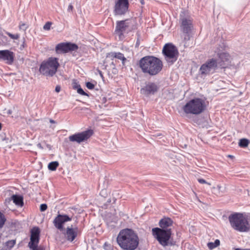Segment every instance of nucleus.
<instances>
[{
	"instance_id": "1",
	"label": "nucleus",
	"mask_w": 250,
	"mask_h": 250,
	"mask_svg": "<svg viewBox=\"0 0 250 250\" xmlns=\"http://www.w3.org/2000/svg\"><path fill=\"white\" fill-rule=\"evenodd\" d=\"M116 240L118 245L123 250H135L139 244L138 234L133 230L129 229L121 230Z\"/></svg>"
},
{
	"instance_id": "2",
	"label": "nucleus",
	"mask_w": 250,
	"mask_h": 250,
	"mask_svg": "<svg viewBox=\"0 0 250 250\" xmlns=\"http://www.w3.org/2000/svg\"><path fill=\"white\" fill-rule=\"evenodd\" d=\"M139 65L143 73L154 76L162 70L163 62L155 57L146 56L140 60Z\"/></svg>"
},
{
	"instance_id": "3",
	"label": "nucleus",
	"mask_w": 250,
	"mask_h": 250,
	"mask_svg": "<svg viewBox=\"0 0 250 250\" xmlns=\"http://www.w3.org/2000/svg\"><path fill=\"white\" fill-rule=\"evenodd\" d=\"M206 108V100L200 98H194L189 100L183 107L185 113L193 115L201 114Z\"/></svg>"
},
{
	"instance_id": "4",
	"label": "nucleus",
	"mask_w": 250,
	"mask_h": 250,
	"mask_svg": "<svg viewBox=\"0 0 250 250\" xmlns=\"http://www.w3.org/2000/svg\"><path fill=\"white\" fill-rule=\"evenodd\" d=\"M231 227L240 232H248L250 229V225L247 219L241 213H235L229 217Z\"/></svg>"
},
{
	"instance_id": "5",
	"label": "nucleus",
	"mask_w": 250,
	"mask_h": 250,
	"mask_svg": "<svg viewBox=\"0 0 250 250\" xmlns=\"http://www.w3.org/2000/svg\"><path fill=\"white\" fill-rule=\"evenodd\" d=\"M59 65L57 58L50 57L42 62L39 71L43 75L52 77L56 73Z\"/></svg>"
},
{
	"instance_id": "6",
	"label": "nucleus",
	"mask_w": 250,
	"mask_h": 250,
	"mask_svg": "<svg viewBox=\"0 0 250 250\" xmlns=\"http://www.w3.org/2000/svg\"><path fill=\"white\" fill-rule=\"evenodd\" d=\"M136 21L134 19H127L118 21L116 23L115 34L120 40L124 38V35L135 28Z\"/></svg>"
},
{
	"instance_id": "7",
	"label": "nucleus",
	"mask_w": 250,
	"mask_h": 250,
	"mask_svg": "<svg viewBox=\"0 0 250 250\" xmlns=\"http://www.w3.org/2000/svg\"><path fill=\"white\" fill-rule=\"evenodd\" d=\"M153 236L163 246H167L171 235V229H161L159 228L152 229Z\"/></svg>"
},
{
	"instance_id": "8",
	"label": "nucleus",
	"mask_w": 250,
	"mask_h": 250,
	"mask_svg": "<svg viewBox=\"0 0 250 250\" xmlns=\"http://www.w3.org/2000/svg\"><path fill=\"white\" fill-rule=\"evenodd\" d=\"M163 53L168 65H171L175 62L179 55L177 49L172 43L165 44L163 47Z\"/></svg>"
},
{
	"instance_id": "9",
	"label": "nucleus",
	"mask_w": 250,
	"mask_h": 250,
	"mask_svg": "<svg viewBox=\"0 0 250 250\" xmlns=\"http://www.w3.org/2000/svg\"><path fill=\"white\" fill-rule=\"evenodd\" d=\"M219 68L216 60L211 59L201 66L200 72L201 75L206 76L214 73Z\"/></svg>"
},
{
	"instance_id": "10",
	"label": "nucleus",
	"mask_w": 250,
	"mask_h": 250,
	"mask_svg": "<svg viewBox=\"0 0 250 250\" xmlns=\"http://www.w3.org/2000/svg\"><path fill=\"white\" fill-rule=\"evenodd\" d=\"M92 134L93 131L92 130H87L70 136L69 140L70 142L80 144L87 140L92 136Z\"/></svg>"
},
{
	"instance_id": "11",
	"label": "nucleus",
	"mask_w": 250,
	"mask_h": 250,
	"mask_svg": "<svg viewBox=\"0 0 250 250\" xmlns=\"http://www.w3.org/2000/svg\"><path fill=\"white\" fill-rule=\"evenodd\" d=\"M78 46L75 43L70 42H62L58 44L55 48L57 53H65L69 51H76Z\"/></svg>"
},
{
	"instance_id": "12",
	"label": "nucleus",
	"mask_w": 250,
	"mask_h": 250,
	"mask_svg": "<svg viewBox=\"0 0 250 250\" xmlns=\"http://www.w3.org/2000/svg\"><path fill=\"white\" fill-rule=\"evenodd\" d=\"M128 5L127 0H117L114 6L115 14L118 15L125 14L128 10Z\"/></svg>"
},
{
	"instance_id": "13",
	"label": "nucleus",
	"mask_w": 250,
	"mask_h": 250,
	"mask_svg": "<svg viewBox=\"0 0 250 250\" xmlns=\"http://www.w3.org/2000/svg\"><path fill=\"white\" fill-rule=\"evenodd\" d=\"M72 217L66 214H59L53 220L54 226L58 229L62 230L63 229V225L67 222L70 221Z\"/></svg>"
},
{
	"instance_id": "14",
	"label": "nucleus",
	"mask_w": 250,
	"mask_h": 250,
	"mask_svg": "<svg viewBox=\"0 0 250 250\" xmlns=\"http://www.w3.org/2000/svg\"><path fill=\"white\" fill-rule=\"evenodd\" d=\"M15 54L9 50H0V61L11 65L14 61Z\"/></svg>"
},
{
	"instance_id": "15",
	"label": "nucleus",
	"mask_w": 250,
	"mask_h": 250,
	"mask_svg": "<svg viewBox=\"0 0 250 250\" xmlns=\"http://www.w3.org/2000/svg\"><path fill=\"white\" fill-rule=\"evenodd\" d=\"M218 58L216 60L220 68H225L230 62V56L227 52H222L218 54Z\"/></svg>"
},
{
	"instance_id": "16",
	"label": "nucleus",
	"mask_w": 250,
	"mask_h": 250,
	"mask_svg": "<svg viewBox=\"0 0 250 250\" xmlns=\"http://www.w3.org/2000/svg\"><path fill=\"white\" fill-rule=\"evenodd\" d=\"M40 231L38 228L34 227L31 230L30 241L28 243V247L38 245L40 239Z\"/></svg>"
},
{
	"instance_id": "17",
	"label": "nucleus",
	"mask_w": 250,
	"mask_h": 250,
	"mask_svg": "<svg viewBox=\"0 0 250 250\" xmlns=\"http://www.w3.org/2000/svg\"><path fill=\"white\" fill-rule=\"evenodd\" d=\"M78 233V228H73L72 227H68L64 233V236L66 239L72 242L75 238L77 236Z\"/></svg>"
},
{
	"instance_id": "18",
	"label": "nucleus",
	"mask_w": 250,
	"mask_h": 250,
	"mask_svg": "<svg viewBox=\"0 0 250 250\" xmlns=\"http://www.w3.org/2000/svg\"><path fill=\"white\" fill-rule=\"evenodd\" d=\"M157 85L153 83H149L145 87L141 89L142 93L146 95L154 94L158 90Z\"/></svg>"
},
{
	"instance_id": "19",
	"label": "nucleus",
	"mask_w": 250,
	"mask_h": 250,
	"mask_svg": "<svg viewBox=\"0 0 250 250\" xmlns=\"http://www.w3.org/2000/svg\"><path fill=\"white\" fill-rule=\"evenodd\" d=\"M11 200L18 206H22L23 205V198L20 196L13 195L10 198L5 200L6 203H9Z\"/></svg>"
},
{
	"instance_id": "20",
	"label": "nucleus",
	"mask_w": 250,
	"mask_h": 250,
	"mask_svg": "<svg viewBox=\"0 0 250 250\" xmlns=\"http://www.w3.org/2000/svg\"><path fill=\"white\" fill-rule=\"evenodd\" d=\"M173 224L172 220L169 218H164L159 222V226L161 229H168V228Z\"/></svg>"
},
{
	"instance_id": "21",
	"label": "nucleus",
	"mask_w": 250,
	"mask_h": 250,
	"mask_svg": "<svg viewBox=\"0 0 250 250\" xmlns=\"http://www.w3.org/2000/svg\"><path fill=\"white\" fill-rule=\"evenodd\" d=\"M181 20L183 32L185 33H188L190 30L191 25V21L185 18L182 19Z\"/></svg>"
},
{
	"instance_id": "22",
	"label": "nucleus",
	"mask_w": 250,
	"mask_h": 250,
	"mask_svg": "<svg viewBox=\"0 0 250 250\" xmlns=\"http://www.w3.org/2000/svg\"><path fill=\"white\" fill-rule=\"evenodd\" d=\"M212 192L216 195H220L225 192V188L220 185H217V187L212 188Z\"/></svg>"
},
{
	"instance_id": "23",
	"label": "nucleus",
	"mask_w": 250,
	"mask_h": 250,
	"mask_svg": "<svg viewBox=\"0 0 250 250\" xmlns=\"http://www.w3.org/2000/svg\"><path fill=\"white\" fill-rule=\"evenodd\" d=\"M220 245V241L218 239H216L215 242H209L208 243V247L210 250L213 249L218 246Z\"/></svg>"
},
{
	"instance_id": "24",
	"label": "nucleus",
	"mask_w": 250,
	"mask_h": 250,
	"mask_svg": "<svg viewBox=\"0 0 250 250\" xmlns=\"http://www.w3.org/2000/svg\"><path fill=\"white\" fill-rule=\"evenodd\" d=\"M59 166V163L57 161L52 162L48 165V168L51 170H55Z\"/></svg>"
},
{
	"instance_id": "25",
	"label": "nucleus",
	"mask_w": 250,
	"mask_h": 250,
	"mask_svg": "<svg viewBox=\"0 0 250 250\" xmlns=\"http://www.w3.org/2000/svg\"><path fill=\"white\" fill-rule=\"evenodd\" d=\"M249 144V141L247 139H241L239 142V145L242 147H247Z\"/></svg>"
},
{
	"instance_id": "26",
	"label": "nucleus",
	"mask_w": 250,
	"mask_h": 250,
	"mask_svg": "<svg viewBox=\"0 0 250 250\" xmlns=\"http://www.w3.org/2000/svg\"><path fill=\"white\" fill-rule=\"evenodd\" d=\"M116 58L122 60L123 64H124L125 62L126 61V58L124 57V55L120 52H116Z\"/></svg>"
},
{
	"instance_id": "27",
	"label": "nucleus",
	"mask_w": 250,
	"mask_h": 250,
	"mask_svg": "<svg viewBox=\"0 0 250 250\" xmlns=\"http://www.w3.org/2000/svg\"><path fill=\"white\" fill-rule=\"evenodd\" d=\"M28 26H29L28 24L21 22L19 24L20 29L21 30H23L24 31H26V30L28 28Z\"/></svg>"
},
{
	"instance_id": "28",
	"label": "nucleus",
	"mask_w": 250,
	"mask_h": 250,
	"mask_svg": "<svg viewBox=\"0 0 250 250\" xmlns=\"http://www.w3.org/2000/svg\"><path fill=\"white\" fill-rule=\"evenodd\" d=\"M6 34L12 39L18 40L20 38V35L19 34H12L9 32H6Z\"/></svg>"
},
{
	"instance_id": "29",
	"label": "nucleus",
	"mask_w": 250,
	"mask_h": 250,
	"mask_svg": "<svg viewBox=\"0 0 250 250\" xmlns=\"http://www.w3.org/2000/svg\"><path fill=\"white\" fill-rule=\"evenodd\" d=\"M106 57L110 59L111 60H113L114 58H116V52H111L107 53L106 55Z\"/></svg>"
},
{
	"instance_id": "30",
	"label": "nucleus",
	"mask_w": 250,
	"mask_h": 250,
	"mask_svg": "<svg viewBox=\"0 0 250 250\" xmlns=\"http://www.w3.org/2000/svg\"><path fill=\"white\" fill-rule=\"evenodd\" d=\"M15 243L16 241L14 240L9 241L6 243V246L9 249H11L15 245Z\"/></svg>"
},
{
	"instance_id": "31",
	"label": "nucleus",
	"mask_w": 250,
	"mask_h": 250,
	"mask_svg": "<svg viewBox=\"0 0 250 250\" xmlns=\"http://www.w3.org/2000/svg\"><path fill=\"white\" fill-rule=\"evenodd\" d=\"M5 221L4 215L0 212V227L3 226Z\"/></svg>"
},
{
	"instance_id": "32",
	"label": "nucleus",
	"mask_w": 250,
	"mask_h": 250,
	"mask_svg": "<svg viewBox=\"0 0 250 250\" xmlns=\"http://www.w3.org/2000/svg\"><path fill=\"white\" fill-rule=\"evenodd\" d=\"M81 86L76 80H73L72 83V87L74 89L77 90Z\"/></svg>"
},
{
	"instance_id": "33",
	"label": "nucleus",
	"mask_w": 250,
	"mask_h": 250,
	"mask_svg": "<svg viewBox=\"0 0 250 250\" xmlns=\"http://www.w3.org/2000/svg\"><path fill=\"white\" fill-rule=\"evenodd\" d=\"M77 92L82 95L87 96V94L81 88V86L77 89Z\"/></svg>"
},
{
	"instance_id": "34",
	"label": "nucleus",
	"mask_w": 250,
	"mask_h": 250,
	"mask_svg": "<svg viewBox=\"0 0 250 250\" xmlns=\"http://www.w3.org/2000/svg\"><path fill=\"white\" fill-rule=\"evenodd\" d=\"M30 249L32 250H43L42 248L41 247H38V245H34V246H29V247Z\"/></svg>"
},
{
	"instance_id": "35",
	"label": "nucleus",
	"mask_w": 250,
	"mask_h": 250,
	"mask_svg": "<svg viewBox=\"0 0 250 250\" xmlns=\"http://www.w3.org/2000/svg\"><path fill=\"white\" fill-rule=\"evenodd\" d=\"M51 23L50 22H46L43 26V29L45 30H49L50 29Z\"/></svg>"
},
{
	"instance_id": "36",
	"label": "nucleus",
	"mask_w": 250,
	"mask_h": 250,
	"mask_svg": "<svg viewBox=\"0 0 250 250\" xmlns=\"http://www.w3.org/2000/svg\"><path fill=\"white\" fill-rule=\"evenodd\" d=\"M86 86L89 89H93L95 86V85L90 82H87L86 83Z\"/></svg>"
},
{
	"instance_id": "37",
	"label": "nucleus",
	"mask_w": 250,
	"mask_h": 250,
	"mask_svg": "<svg viewBox=\"0 0 250 250\" xmlns=\"http://www.w3.org/2000/svg\"><path fill=\"white\" fill-rule=\"evenodd\" d=\"M47 208V206L45 204H41L40 206V210L41 211H45V210H46Z\"/></svg>"
},
{
	"instance_id": "38",
	"label": "nucleus",
	"mask_w": 250,
	"mask_h": 250,
	"mask_svg": "<svg viewBox=\"0 0 250 250\" xmlns=\"http://www.w3.org/2000/svg\"><path fill=\"white\" fill-rule=\"evenodd\" d=\"M198 181L201 183V184H208V185H210V184L209 183H208V182H207L204 179H198Z\"/></svg>"
},
{
	"instance_id": "39",
	"label": "nucleus",
	"mask_w": 250,
	"mask_h": 250,
	"mask_svg": "<svg viewBox=\"0 0 250 250\" xmlns=\"http://www.w3.org/2000/svg\"><path fill=\"white\" fill-rule=\"evenodd\" d=\"M104 247L106 250H112V249L111 246L109 245L106 244V243H105Z\"/></svg>"
},
{
	"instance_id": "40",
	"label": "nucleus",
	"mask_w": 250,
	"mask_h": 250,
	"mask_svg": "<svg viewBox=\"0 0 250 250\" xmlns=\"http://www.w3.org/2000/svg\"><path fill=\"white\" fill-rule=\"evenodd\" d=\"M73 10V6L71 4H70L68 6L67 10L68 12H72Z\"/></svg>"
},
{
	"instance_id": "41",
	"label": "nucleus",
	"mask_w": 250,
	"mask_h": 250,
	"mask_svg": "<svg viewBox=\"0 0 250 250\" xmlns=\"http://www.w3.org/2000/svg\"><path fill=\"white\" fill-rule=\"evenodd\" d=\"M185 33V34H184V36H185L184 40H188L189 39V36L188 33Z\"/></svg>"
},
{
	"instance_id": "42",
	"label": "nucleus",
	"mask_w": 250,
	"mask_h": 250,
	"mask_svg": "<svg viewBox=\"0 0 250 250\" xmlns=\"http://www.w3.org/2000/svg\"><path fill=\"white\" fill-rule=\"evenodd\" d=\"M61 90V87L59 85H57L55 88V91L59 93Z\"/></svg>"
},
{
	"instance_id": "43",
	"label": "nucleus",
	"mask_w": 250,
	"mask_h": 250,
	"mask_svg": "<svg viewBox=\"0 0 250 250\" xmlns=\"http://www.w3.org/2000/svg\"><path fill=\"white\" fill-rule=\"evenodd\" d=\"M37 146L40 149H43V147L42 146V145L40 143L37 144Z\"/></svg>"
},
{
	"instance_id": "44",
	"label": "nucleus",
	"mask_w": 250,
	"mask_h": 250,
	"mask_svg": "<svg viewBox=\"0 0 250 250\" xmlns=\"http://www.w3.org/2000/svg\"><path fill=\"white\" fill-rule=\"evenodd\" d=\"M50 122L51 123H55V122L54 120H52V119L50 120Z\"/></svg>"
},
{
	"instance_id": "45",
	"label": "nucleus",
	"mask_w": 250,
	"mask_h": 250,
	"mask_svg": "<svg viewBox=\"0 0 250 250\" xmlns=\"http://www.w3.org/2000/svg\"><path fill=\"white\" fill-rule=\"evenodd\" d=\"M235 250H247V249H241L239 248H237Z\"/></svg>"
},
{
	"instance_id": "46",
	"label": "nucleus",
	"mask_w": 250,
	"mask_h": 250,
	"mask_svg": "<svg viewBox=\"0 0 250 250\" xmlns=\"http://www.w3.org/2000/svg\"><path fill=\"white\" fill-rule=\"evenodd\" d=\"M111 64H112L113 66H115V64H114V62H112Z\"/></svg>"
},
{
	"instance_id": "47",
	"label": "nucleus",
	"mask_w": 250,
	"mask_h": 250,
	"mask_svg": "<svg viewBox=\"0 0 250 250\" xmlns=\"http://www.w3.org/2000/svg\"><path fill=\"white\" fill-rule=\"evenodd\" d=\"M229 157H230V158H231L232 156L229 155Z\"/></svg>"
},
{
	"instance_id": "48",
	"label": "nucleus",
	"mask_w": 250,
	"mask_h": 250,
	"mask_svg": "<svg viewBox=\"0 0 250 250\" xmlns=\"http://www.w3.org/2000/svg\"><path fill=\"white\" fill-rule=\"evenodd\" d=\"M247 250H250V249H247Z\"/></svg>"
}]
</instances>
